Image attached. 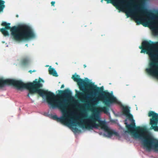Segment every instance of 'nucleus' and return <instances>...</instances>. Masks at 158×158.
<instances>
[{"instance_id": "11", "label": "nucleus", "mask_w": 158, "mask_h": 158, "mask_svg": "<svg viewBox=\"0 0 158 158\" xmlns=\"http://www.w3.org/2000/svg\"><path fill=\"white\" fill-rule=\"evenodd\" d=\"M51 66L48 69L49 74L54 76L57 77L58 75L56 71L54 68H51Z\"/></svg>"}, {"instance_id": "2", "label": "nucleus", "mask_w": 158, "mask_h": 158, "mask_svg": "<svg viewBox=\"0 0 158 158\" xmlns=\"http://www.w3.org/2000/svg\"><path fill=\"white\" fill-rule=\"evenodd\" d=\"M72 78L74 81L77 83L80 90L82 91V92H81L77 90H76V95L77 97L81 96L83 97V99L81 101L82 102L88 103L89 102L88 101L90 98V97L86 96L85 92L87 91L86 88H91L93 91V92H91L88 94L90 96H93V93L94 95L97 94H100L98 98H94L93 101L96 102L102 99L105 106L99 107L96 109V113L104 112L105 113L107 114L109 113L108 107L111 104L115 103L119 105H121L120 102L118 101L112 94L106 91H103V88L102 87H99L94 86L91 83H89L88 82L81 79L79 75L76 74L73 75Z\"/></svg>"}, {"instance_id": "12", "label": "nucleus", "mask_w": 158, "mask_h": 158, "mask_svg": "<svg viewBox=\"0 0 158 158\" xmlns=\"http://www.w3.org/2000/svg\"><path fill=\"white\" fill-rule=\"evenodd\" d=\"M5 2L2 0H0V12L3 10L5 7L4 5Z\"/></svg>"}, {"instance_id": "9", "label": "nucleus", "mask_w": 158, "mask_h": 158, "mask_svg": "<svg viewBox=\"0 0 158 158\" xmlns=\"http://www.w3.org/2000/svg\"><path fill=\"white\" fill-rule=\"evenodd\" d=\"M118 1L120 3H124L125 7L128 9V13L130 15L132 13V10L130 7L132 5V3L130 2L123 1L122 0H118Z\"/></svg>"}, {"instance_id": "18", "label": "nucleus", "mask_w": 158, "mask_h": 158, "mask_svg": "<svg viewBox=\"0 0 158 158\" xmlns=\"http://www.w3.org/2000/svg\"><path fill=\"white\" fill-rule=\"evenodd\" d=\"M16 17H19V15H16Z\"/></svg>"}, {"instance_id": "6", "label": "nucleus", "mask_w": 158, "mask_h": 158, "mask_svg": "<svg viewBox=\"0 0 158 158\" xmlns=\"http://www.w3.org/2000/svg\"><path fill=\"white\" fill-rule=\"evenodd\" d=\"M6 85H12L19 90L23 89H27L29 91L27 96L29 97L30 90L31 89L30 82L24 83L20 80L9 79L4 80L2 78H0V88H3Z\"/></svg>"}, {"instance_id": "8", "label": "nucleus", "mask_w": 158, "mask_h": 158, "mask_svg": "<svg viewBox=\"0 0 158 158\" xmlns=\"http://www.w3.org/2000/svg\"><path fill=\"white\" fill-rule=\"evenodd\" d=\"M61 92V98L62 97H65L66 98H69L71 97L72 93L71 91L67 89L63 91L60 90Z\"/></svg>"}, {"instance_id": "3", "label": "nucleus", "mask_w": 158, "mask_h": 158, "mask_svg": "<svg viewBox=\"0 0 158 158\" xmlns=\"http://www.w3.org/2000/svg\"><path fill=\"white\" fill-rule=\"evenodd\" d=\"M123 114L126 115L127 118L132 121L130 124L125 123L126 127L128 133H131L135 138L142 139L143 144L147 150L150 151L152 149L158 151V140L149 135L145 136L146 129L139 127H135V120L133 116L130 113V110L127 106H123L122 108Z\"/></svg>"}, {"instance_id": "19", "label": "nucleus", "mask_w": 158, "mask_h": 158, "mask_svg": "<svg viewBox=\"0 0 158 158\" xmlns=\"http://www.w3.org/2000/svg\"><path fill=\"white\" fill-rule=\"evenodd\" d=\"M116 3H117V4H118V3L117 2H116Z\"/></svg>"}, {"instance_id": "7", "label": "nucleus", "mask_w": 158, "mask_h": 158, "mask_svg": "<svg viewBox=\"0 0 158 158\" xmlns=\"http://www.w3.org/2000/svg\"><path fill=\"white\" fill-rule=\"evenodd\" d=\"M149 117H152L150 119V124L151 125L150 128L153 129L155 131H158V114L154 111H150L148 114Z\"/></svg>"}, {"instance_id": "20", "label": "nucleus", "mask_w": 158, "mask_h": 158, "mask_svg": "<svg viewBox=\"0 0 158 158\" xmlns=\"http://www.w3.org/2000/svg\"><path fill=\"white\" fill-rule=\"evenodd\" d=\"M27 44H26V46H27Z\"/></svg>"}, {"instance_id": "4", "label": "nucleus", "mask_w": 158, "mask_h": 158, "mask_svg": "<svg viewBox=\"0 0 158 158\" xmlns=\"http://www.w3.org/2000/svg\"><path fill=\"white\" fill-rule=\"evenodd\" d=\"M10 23L3 22L1 25L5 26L4 28H1L0 31L5 36L9 35L6 30H10L13 39L17 41L21 42L27 41L35 37V34L31 27L25 24H21L17 26L10 27Z\"/></svg>"}, {"instance_id": "13", "label": "nucleus", "mask_w": 158, "mask_h": 158, "mask_svg": "<svg viewBox=\"0 0 158 158\" xmlns=\"http://www.w3.org/2000/svg\"><path fill=\"white\" fill-rule=\"evenodd\" d=\"M55 3V2L54 1H52L51 2V6H54V4Z\"/></svg>"}, {"instance_id": "16", "label": "nucleus", "mask_w": 158, "mask_h": 158, "mask_svg": "<svg viewBox=\"0 0 158 158\" xmlns=\"http://www.w3.org/2000/svg\"><path fill=\"white\" fill-rule=\"evenodd\" d=\"M64 85H61V86L60 88H61V89H62V88H64Z\"/></svg>"}, {"instance_id": "5", "label": "nucleus", "mask_w": 158, "mask_h": 158, "mask_svg": "<svg viewBox=\"0 0 158 158\" xmlns=\"http://www.w3.org/2000/svg\"><path fill=\"white\" fill-rule=\"evenodd\" d=\"M41 81L44 82L42 79L40 78L38 81L37 79H36L32 82H30L31 88L30 90V94H33L37 93L41 97L45 96L47 102L51 103V100L54 99L56 96L52 92L40 89L43 86L42 84L40 83Z\"/></svg>"}, {"instance_id": "1", "label": "nucleus", "mask_w": 158, "mask_h": 158, "mask_svg": "<svg viewBox=\"0 0 158 158\" xmlns=\"http://www.w3.org/2000/svg\"><path fill=\"white\" fill-rule=\"evenodd\" d=\"M53 108L58 107L60 109L63 113V116L58 117L56 115L52 116L53 119L60 122L64 125L73 126L77 124L79 126L83 128H85L88 129H92L93 128H98L100 127L102 129L107 132L109 137L113 135L116 136V132L110 129L106 124L104 121L100 120L99 116L95 114L90 116L87 119L86 121H81L77 122L76 120L68 114L67 109L69 107V104L63 101L56 99V97L51 100V103H48Z\"/></svg>"}, {"instance_id": "10", "label": "nucleus", "mask_w": 158, "mask_h": 158, "mask_svg": "<svg viewBox=\"0 0 158 158\" xmlns=\"http://www.w3.org/2000/svg\"><path fill=\"white\" fill-rule=\"evenodd\" d=\"M30 60L28 57L23 58L21 60V64L24 66H26L28 65L30 63Z\"/></svg>"}, {"instance_id": "17", "label": "nucleus", "mask_w": 158, "mask_h": 158, "mask_svg": "<svg viewBox=\"0 0 158 158\" xmlns=\"http://www.w3.org/2000/svg\"><path fill=\"white\" fill-rule=\"evenodd\" d=\"M83 66H84V68H85L86 67V65L85 64H84L83 65Z\"/></svg>"}, {"instance_id": "14", "label": "nucleus", "mask_w": 158, "mask_h": 158, "mask_svg": "<svg viewBox=\"0 0 158 158\" xmlns=\"http://www.w3.org/2000/svg\"><path fill=\"white\" fill-rule=\"evenodd\" d=\"M35 71H36V70H33V71L30 70L29 71V72L31 73L32 72H35Z\"/></svg>"}, {"instance_id": "15", "label": "nucleus", "mask_w": 158, "mask_h": 158, "mask_svg": "<svg viewBox=\"0 0 158 158\" xmlns=\"http://www.w3.org/2000/svg\"><path fill=\"white\" fill-rule=\"evenodd\" d=\"M74 131H78V129L77 128H76V127H75L74 128Z\"/></svg>"}]
</instances>
